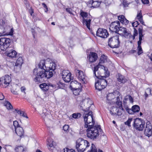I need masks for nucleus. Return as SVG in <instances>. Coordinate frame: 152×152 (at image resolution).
Wrapping results in <instances>:
<instances>
[{"instance_id": "nucleus-1", "label": "nucleus", "mask_w": 152, "mask_h": 152, "mask_svg": "<svg viewBox=\"0 0 152 152\" xmlns=\"http://www.w3.org/2000/svg\"><path fill=\"white\" fill-rule=\"evenodd\" d=\"M89 105L87 108H83L82 109L85 111L83 115L84 120L85 122V127L86 128L90 126H93L94 124L95 121L93 119V115L91 111H89Z\"/></svg>"}, {"instance_id": "nucleus-2", "label": "nucleus", "mask_w": 152, "mask_h": 152, "mask_svg": "<svg viewBox=\"0 0 152 152\" xmlns=\"http://www.w3.org/2000/svg\"><path fill=\"white\" fill-rule=\"evenodd\" d=\"M86 128H87L86 130L87 132V137L93 140L96 139L98 137L99 134V131L100 132L102 131L100 126H98L97 127L93 125Z\"/></svg>"}, {"instance_id": "nucleus-3", "label": "nucleus", "mask_w": 152, "mask_h": 152, "mask_svg": "<svg viewBox=\"0 0 152 152\" xmlns=\"http://www.w3.org/2000/svg\"><path fill=\"white\" fill-rule=\"evenodd\" d=\"M90 146L89 143L82 138L78 139L76 143V148L78 152H83Z\"/></svg>"}, {"instance_id": "nucleus-4", "label": "nucleus", "mask_w": 152, "mask_h": 152, "mask_svg": "<svg viewBox=\"0 0 152 152\" xmlns=\"http://www.w3.org/2000/svg\"><path fill=\"white\" fill-rule=\"evenodd\" d=\"M39 67L44 70L54 71L56 69V64L50 61L41 60L39 64Z\"/></svg>"}, {"instance_id": "nucleus-5", "label": "nucleus", "mask_w": 152, "mask_h": 152, "mask_svg": "<svg viewBox=\"0 0 152 152\" xmlns=\"http://www.w3.org/2000/svg\"><path fill=\"white\" fill-rule=\"evenodd\" d=\"M32 77L35 82H43L45 79L44 71L42 70L38 71V69H34L33 70Z\"/></svg>"}, {"instance_id": "nucleus-6", "label": "nucleus", "mask_w": 152, "mask_h": 152, "mask_svg": "<svg viewBox=\"0 0 152 152\" xmlns=\"http://www.w3.org/2000/svg\"><path fill=\"white\" fill-rule=\"evenodd\" d=\"M97 76V77L96 78H98L99 80L95 83V87L96 89L100 91L106 87L107 85V82L105 79L106 78L105 76Z\"/></svg>"}, {"instance_id": "nucleus-7", "label": "nucleus", "mask_w": 152, "mask_h": 152, "mask_svg": "<svg viewBox=\"0 0 152 152\" xmlns=\"http://www.w3.org/2000/svg\"><path fill=\"white\" fill-rule=\"evenodd\" d=\"M80 15L82 18L83 23V25L86 26L89 29H90V25L91 20L92 16L90 14L86 12H84L82 10L80 11Z\"/></svg>"}, {"instance_id": "nucleus-8", "label": "nucleus", "mask_w": 152, "mask_h": 152, "mask_svg": "<svg viewBox=\"0 0 152 152\" xmlns=\"http://www.w3.org/2000/svg\"><path fill=\"white\" fill-rule=\"evenodd\" d=\"M120 43L119 36L118 35L110 37L108 39V45L112 48H118L120 45Z\"/></svg>"}, {"instance_id": "nucleus-9", "label": "nucleus", "mask_w": 152, "mask_h": 152, "mask_svg": "<svg viewBox=\"0 0 152 152\" xmlns=\"http://www.w3.org/2000/svg\"><path fill=\"white\" fill-rule=\"evenodd\" d=\"M123 102L124 108L126 112L129 114H133L134 113L138 112L139 111L140 108L139 106L135 105L133 106L131 109L129 108L128 105H126V102L124 101Z\"/></svg>"}, {"instance_id": "nucleus-10", "label": "nucleus", "mask_w": 152, "mask_h": 152, "mask_svg": "<svg viewBox=\"0 0 152 152\" xmlns=\"http://www.w3.org/2000/svg\"><path fill=\"white\" fill-rule=\"evenodd\" d=\"M11 40L5 37L0 39V49L4 51L8 48L11 42Z\"/></svg>"}, {"instance_id": "nucleus-11", "label": "nucleus", "mask_w": 152, "mask_h": 152, "mask_svg": "<svg viewBox=\"0 0 152 152\" xmlns=\"http://www.w3.org/2000/svg\"><path fill=\"white\" fill-rule=\"evenodd\" d=\"M134 126L136 129L139 131L143 130L145 126L144 122L142 121L141 119L136 118L134 121Z\"/></svg>"}, {"instance_id": "nucleus-12", "label": "nucleus", "mask_w": 152, "mask_h": 152, "mask_svg": "<svg viewBox=\"0 0 152 152\" xmlns=\"http://www.w3.org/2000/svg\"><path fill=\"white\" fill-rule=\"evenodd\" d=\"M71 74L70 72L66 70H63L62 73V77L63 80L66 83L69 82L72 77H71Z\"/></svg>"}, {"instance_id": "nucleus-13", "label": "nucleus", "mask_w": 152, "mask_h": 152, "mask_svg": "<svg viewBox=\"0 0 152 152\" xmlns=\"http://www.w3.org/2000/svg\"><path fill=\"white\" fill-rule=\"evenodd\" d=\"M120 26V23L118 21L112 22L110 25V29L112 31L118 33Z\"/></svg>"}, {"instance_id": "nucleus-14", "label": "nucleus", "mask_w": 152, "mask_h": 152, "mask_svg": "<svg viewBox=\"0 0 152 152\" xmlns=\"http://www.w3.org/2000/svg\"><path fill=\"white\" fill-rule=\"evenodd\" d=\"M96 35L102 38H106L109 35V34L107 30L99 28L96 31Z\"/></svg>"}, {"instance_id": "nucleus-15", "label": "nucleus", "mask_w": 152, "mask_h": 152, "mask_svg": "<svg viewBox=\"0 0 152 152\" xmlns=\"http://www.w3.org/2000/svg\"><path fill=\"white\" fill-rule=\"evenodd\" d=\"M137 30L135 28H134V33L133 36L131 35L129 31L127 30L122 36L126 38L132 39V40H134L135 38V37L137 36Z\"/></svg>"}, {"instance_id": "nucleus-16", "label": "nucleus", "mask_w": 152, "mask_h": 152, "mask_svg": "<svg viewBox=\"0 0 152 152\" xmlns=\"http://www.w3.org/2000/svg\"><path fill=\"white\" fill-rule=\"evenodd\" d=\"M76 72L79 80L83 83H85L86 81V77L84 75L83 72L79 70H77Z\"/></svg>"}, {"instance_id": "nucleus-17", "label": "nucleus", "mask_w": 152, "mask_h": 152, "mask_svg": "<svg viewBox=\"0 0 152 152\" xmlns=\"http://www.w3.org/2000/svg\"><path fill=\"white\" fill-rule=\"evenodd\" d=\"M145 134L148 137L151 136L152 134V126L150 122L147 123L145 130Z\"/></svg>"}, {"instance_id": "nucleus-18", "label": "nucleus", "mask_w": 152, "mask_h": 152, "mask_svg": "<svg viewBox=\"0 0 152 152\" xmlns=\"http://www.w3.org/2000/svg\"><path fill=\"white\" fill-rule=\"evenodd\" d=\"M47 145H48V148L49 150L52 151V152H60L54 148L53 145V141L50 139H48L47 140Z\"/></svg>"}, {"instance_id": "nucleus-19", "label": "nucleus", "mask_w": 152, "mask_h": 152, "mask_svg": "<svg viewBox=\"0 0 152 152\" xmlns=\"http://www.w3.org/2000/svg\"><path fill=\"white\" fill-rule=\"evenodd\" d=\"M69 87L72 90L74 89L82 88V86L80 83L76 80H74L70 82Z\"/></svg>"}, {"instance_id": "nucleus-20", "label": "nucleus", "mask_w": 152, "mask_h": 152, "mask_svg": "<svg viewBox=\"0 0 152 152\" xmlns=\"http://www.w3.org/2000/svg\"><path fill=\"white\" fill-rule=\"evenodd\" d=\"M88 57L89 62L93 63L96 60L98 56L96 53L91 52L89 55Z\"/></svg>"}, {"instance_id": "nucleus-21", "label": "nucleus", "mask_w": 152, "mask_h": 152, "mask_svg": "<svg viewBox=\"0 0 152 152\" xmlns=\"http://www.w3.org/2000/svg\"><path fill=\"white\" fill-rule=\"evenodd\" d=\"M23 62V59L22 57H20L17 59L15 64V66L14 67V69L15 71V69L18 67V69L20 70V67Z\"/></svg>"}, {"instance_id": "nucleus-22", "label": "nucleus", "mask_w": 152, "mask_h": 152, "mask_svg": "<svg viewBox=\"0 0 152 152\" xmlns=\"http://www.w3.org/2000/svg\"><path fill=\"white\" fill-rule=\"evenodd\" d=\"M16 133L19 136L21 137L24 134V132L23 128L20 126H18L15 129Z\"/></svg>"}, {"instance_id": "nucleus-23", "label": "nucleus", "mask_w": 152, "mask_h": 152, "mask_svg": "<svg viewBox=\"0 0 152 152\" xmlns=\"http://www.w3.org/2000/svg\"><path fill=\"white\" fill-rule=\"evenodd\" d=\"M17 53L14 50H11L7 53V55L9 57L13 58L16 57L17 55Z\"/></svg>"}, {"instance_id": "nucleus-24", "label": "nucleus", "mask_w": 152, "mask_h": 152, "mask_svg": "<svg viewBox=\"0 0 152 152\" xmlns=\"http://www.w3.org/2000/svg\"><path fill=\"white\" fill-rule=\"evenodd\" d=\"M25 6L26 8L28 10V11L31 16H33V14L34 12V10L32 9V7L31 6L28 2L26 1L25 3Z\"/></svg>"}, {"instance_id": "nucleus-25", "label": "nucleus", "mask_w": 152, "mask_h": 152, "mask_svg": "<svg viewBox=\"0 0 152 152\" xmlns=\"http://www.w3.org/2000/svg\"><path fill=\"white\" fill-rule=\"evenodd\" d=\"M3 77L5 80L4 82L6 83V85L4 86L5 88H6L9 86L10 83L11 82V77L8 75H7Z\"/></svg>"}, {"instance_id": "nucleus-26", "label": "nucleus", "mask_w": 152, "mask_h": 152, "mask_svg": "<svg viewBox=\"0 0 152 152\" xmlns=\"http://www.w3.org/2000/svg\"><path fill=\"white\" fill-rule=\"evenodd\" d=\"M138 30L139 34V40L137 42V44L140 45V44H141V41L142 40V37L144 36V35L142 34L143 29L142 27H141V28H139Z\"/></svg>"}, {"instance_id": "nucleus-27", "label": "nucleus", "mask_w": 152, "mask_h": 152, "mask_svg": "<svg viewBox=\"0 0 152 152\" xmlns=\"http://www.w3.org/2000/svg\"><path fill=\"white\" fill-rule=\"evenodd\" d=\"M52 86L50 85H47L45 83L41 84L39 85L40 88L44 91H46L49 89V87Z\"/></svg>"}, {"instance_id": "nucleus-28", "label": "nucleus", "mask_w": 152, "mask_h": 152, "mask_svg": "<svg viewBox=\"0 0 152 152\" xmlns=\"http://www.w3.org/2000/svg\"><path fill=\"white\" fill-rule=\"evenodd\" d=\"M44 71L45 76V79H48L53 76V71H50L49 70H45Z\"/></svg>"}, {"instance_id": "nucleus-29", "label": "nucleus", "mask_w": 152, "mask_h": 152, "mask_svg": "<svg viewBox=\"0 0 152 152\" xmlns=\"http://www.w3.org/2000/svg\"><path fill=\"white\" fill-rule=\"evenodd\" d=\"M118 80L121 83H124L127 81V79L123 76L120 74H118Z\"/></svg>"}, {"instance_id": "nucleus-30", "label": "nucleus", "mask_w": 152, "mask_h": 152, "mask_svg": "<svg viewBox=\"0 0 152 152\" xmlns=\"http://www.w3.org/2000/svg\"><path fill=\"white\" fill-rule=\"evenodd\" d=\"M101 66V64H99L98 65L95 66L94 67V69L93 70V72L94 76L96 77H97V76H100L99 75L98 72H97V74H96V72H98L99 68L100 66Z\"/></svg>"}, {"instance_id": "nucleus-31", "label": "nucleus", "mask_w": 152, "mask_h": 152, "mask_svg": "<svg viewBox=\"0 0 152 152\" xmlns=\"http://www.w3.org/2000/svg\"><path fill=\"white\" fill-rule=\"evenodd\" d=\"M142 13L141 12V11L140 12H138L136 18L138 19V20L142 24L144 25V22L143 21L142 19Z\"/></svg>"}, {"instance_id": "nucleus-32", "label": "nucleus", "mask_w": 152, "mask_h": 152, "mask_svg": "<svg viewBox=\"0 0 152 152\" xmlns=\"http://www.w3.org/2000/svg\"><path fill=\"white\" fill-rule=\"evenodd\" d=\"M126 30L127 29L126 28L121 26L118 30V31L117 33L120 34L121 36H122Z\"/></svg>"}, {"instance_id": "nucleus-33", "label": "nucleus", "mask_w": 152, "mask_h": 152, "mask_svg": "<svg viewBox=\"0 0 152 152\" xmlns=\"http://www.w3.org/2000/svg\"><path fill=\"white\" fill-rule=\"evenodd\" d=\"M101 4V2H99L98 1H94L92 0L91 2V4L92 7L93 8H96L98 7Z\"/></svg>"}, {"instance_id": "nucleus-34", "label": "nucleus", "mask_w": 152, "mask_h": 152, "mask_svg": "<svg viewBox=\"0 0 152 152\" xmlns=\"http://www.w3.org/2000/svg\"><path fill=\"white\" fill-rule=\"evenodd\" d=\"M115 98L113 93L109 94L107 96V99L108 101H111Z\"/></svg>"}, {"instance_id": "nucleus-35", "label": "nucleus", "mask_w": 152, "mask_h": 152, "mask_svg": "<svg viewBox=\"0 0 152 152\" xmlns=\"http://www.w3.org/2000/svg\"><path fill=\"white\" fill-rule=\"evenodd\" d=\"M118 107H112L111 108V110L110 111V114L113 115H115L116 111Z\"/></svg>"}, {"instance_id": "nucleus-36", "label": "nucleus", "mask_w": 152, "mask_h": 152, "mask_svg": "<svg viewBox=\"0 0 152 152\" xmlns=\"http://www.w3.org/2000/svg\"><path fill=\"white\" fill-rule=\"evenodd\" d=\"M107 56L104 55H102L99 60V64H102L105 62V61H107Z\"/></svg>"}, {"instance_id": "nucleus-37", "label": "nucleus", "mask_w": 152, "mask_h": 152, "mask_svg": "<svg viewBox=\"0 0 152 152\" xmlns=\"http://www.w3.org/2000/svg\"><path fill=\"white\" fill-rule=\"evenodd\" d=\"M87 152H97V149L94 144H92L90 150Z\"/></svg>"}, {"instance_id": "nucleus-38", "label": "nucleus", "mask_w": 152, "mask_h": 152, "mask_svg": "<svg viewBox=\"0 0 152 152\" xmlns=\"http://www.w3.org/2000/svg\"><path fill=\"white\" fill-rule=\"evenodd\" d=\"M4 106L6 107L8 110H10L12 108V105L8 101H6L4 103Z\"/></svg>"}, {"instance_id": "nucleus-39", "label": "nucleus", "mask_w": 152, "mask_h": 152, "mask_svg": "<svg viewBox=\"0 0 152 152\" xmlns=\"http://www.w3.org/2000/svg\"><path fill=\"white\" fill-rule=\"evenodd\" d=\"M82 88L72 89L73 94L75 96L79 95L80 92L81 91Z\"/></svg>"}, {"instance_id": "nucleus-40", "label": "nucleus", "mask_w": 152, "mask_h": 152, "mask_svg": "<svg viewBox=\"0 0 152 152\" xmlns=\"http://www.w3.org/2000/svg\"><path fill=\"white\" fill-rule=\"evenodd\" d=\"M4 81L5 80L3 77L0 79V86L1 87L5 88L4 86L6 85V83Z\"/></svg>"}, {"instance_id": "nucleus-41", "label": "nucleus", "mask_w": 152, "mask_h": 152, "mask_svg": "<svg viewBox=\"0 0 152 152\" xmlns=\"http://www.w3.org/2000/svg\"><path fill=\"white\" fill-rule=\"evenodd\" d=\"M17 113L19 114L20 116H22L24 117H25L27 118H28L26 113L23 111H22L20 110L18 111Z\"/></svg>"}, {"instance_id": "nucleus-42", "label": "nucleus", "mask_w": 152, "mask_h": 152, "mask_svg": "<svg viewBox=\"0 0 152 152\" xmlns=\"http://www.w3.org/2000/svg\"><path fill=\"white\" fill-rule=\"evenodd\" d=\"M116 104L118 108L121 109L123 112L125 111V109H124L122 107V102H116Z\"/></svg>"}, {"instance_id": "nucleus-43", "label": "nucleus", "mask_w": 152, "mask_h": 152, "mask_svg": "<svg viewBox=\"0 0 152 152\" xmlns=\"http://www.w3.org/2000/svg\"><path fill=\"white\" fill-rule=\"evenodd\" d=\"M5 32L4 28L2 26H0V36L5 35L6 34Z\"/></svg>"}, {"instance_id": "nucleus-44", "label": "nucleus", "mask_w": 152, "mask_h": 152, "mask_svg": "<svg viewBox=\"0 0 152 152\" xmlns=\"http://www.w3.org/2000/svg\"><path fill=\"white\" fill-rule=\"evenodd\" d=\"M137 53L138 55H140L143 53V51L141 46V44L138 45L137 47Z\"/></svg>"}, {"instance_id": "nucleus-45", "label": "nucleus", "mask_w": 152, "mask_h": 152, "mask_svg": "<svg viewBox=\"0 0 152 152\" xmlns=\"http://www.w3.org/2000/svg\"><path fill=\"white\" fill-rule=\"evenodd\" d=\"M24 150L23 148L21 146H18L15 148V151L16 152H23Z\"/></svg>"}, {"instance_id": "nucleus-46", "label": "nucleus", "mask_w": 152, "mask_h": 152, "mask_svg": "<svg viewBox=\"0 0 152 152\" xmlns=\"http://www.w3.org/2000/svg\"><path fill=\"white\" fill-rule=\"evenodd\" d=\"M130 3V2L129 1V0H123V4L124 7H127Z\"/></svg>"}, {"instance_id": "nucleus-47", "label": "nucleus", "mask_w": 152, "mask_h": 152, "mask_svg": "<svg viewBox=\"0 0 152 152\" xmlns=\"http://www.w3.org/2000/svg\"><path fill=\"white\" fill-rule=\"evenodd\" d=\"M129 99L130 101L131 102H133V98L130 95H127L126 96L124 100L123 101H124L125 102V101H126Z\"/></svg>"}, {"instance_id": "nucleus-48", "label": "nucleus", "mask_w": 152, "mask_h": 152, "mask_svg": "<svg viewBox=\"0 0 152 152\" xmlns=\"http://www.w3.org/2000/svg\"><path fill=\"white\" fill-rule=\"evenodd\" d=\"M81 116V114L79 113H74L72 115V117L75 118H76L78 117L80 118Z\"/></svg>"}, {"instance_id": "nucleus-49", "label": "nucleus", "mask_w": 152, "mask_h": 152, "mask_svg": "<svg viewBox=\"0 0 152 152\" xmlns=\"http://www.w3.org/2000/svg\"><path fill=\"white\" fill-rule=\"evenodd\" d=\"M42 116L43 118H44V120H47V118L50 116V114H47L44 113L42 114Z\"/></svg>"}, {"instance_id": "nucleus-50", "label": "nucleus", "mask_w": 152, "mask_h": 152, "mask_svg": "<svg viewBox=\"0 0 152 152\" xmlns=\"http://www.w3.org/2000/svg\"><path fill=\"white\" fill-rule=\"evenodd\" d=\"M125 18H126L123 15L118 16V19L120 21L121 23H122L121 20H122L123 21Z\"/></svg>"}, {"instance_id": "nucleus-51", "label": "nucleus", "mask_w": 152, "mask_h": 152, "mask_svg": "<svg viewBox=\"0 0 152 152\" xmlns=\"http://www.w3.org/2000/svg\"><path fill=\"white\" fill-rule=\"evenodd\" d=\"M132 120V118H129L127 121L125 122V125H127L129 126H131L130 123Z\"/></svg>"}, {"instance_id": "nucleus-52", "label": "nucleus", "mask_w": 152, "mask_h": 152, "mask_svg": "<svg viewBox=\"0 0 152 152\" xmlns=\"http://www.w3.org/2000/svg\"><path fill=\"white\" fill-rule=\"evenodd\" d=\"M145 92L148 94L152 95V90H151L150 88H147L146 89Z\"/></svg>"}, {"instance_id": "nucleus-53", "label": "nucleus", "mask_w": 152, "mask_h": 152, "mask_svg": "<svg viewBox=\"0 0 152 152\" xmlns=\"http://www.w3.org/2000/svg\"><path fill=\"white\" fill-rule=\"evenodd\" d=\"M13 125L14 126L15 129L17 127L20 126L18 124V122L17 121H13Z\"/></svg>"}, {"instance_id": "nucleus-54", "label": "nucleus", "mask_w": 152, "mask_h": 152, "mask_svg": "<svg viewBox=\"0 0 152 152\" xmlns=\"http://www.w3.org/2000/svg\"><path fill=\"white\" fill-rule=\"evenodd\" d=\"M64 152H75V151L72 149H69L67 148L64 149Z\"/></svg>"}, {"instance_id": "nucleus-55", "label": "nucleus", "mask_w": 152, "mask_h": 152, "mask_svg": "<svg viewBox=\"0 0 152 152\" xmlns=\"http://www.w3.org/2000/svg\"><path fill=\"white\" fill-rule=\"evenodd\" d=\"M138 22L137 21H136L135 22H133L132 23V25L133 27H137V26L139 25Z\"/></svg>"}, {"instance_id": "nucleus-56", "label": "nucleus", "mask_w": 152, "mask_h": 152, "mask_svg": "<svg viewBox=\"0 0 152 152\" xmlns=\"http://www.w3.org/2000/svg\"><path fill=\"white\" fill-rule=\"evenodd\" d=\"M122 23L123 24H124L125 25H127L129 23V21L127 20L126 18H125L124 21H122V20H121Z\"/></svg>"}, {"instance_id": "nucleus-57", "label": "nucleus", "mask_w": 152, "mask_h": 152, "mask_svg": "<svg viewBox=\"0 0 152 152\" xmlns=\"http://www.w3.org/2000/svg\"><path fill=\"white\" fill-rule=\"evenodd\" d=\"M122 23L123 24H124L125 25H127L129 23V21L127 20L126 18H125L124 21H122V20H121Z\"/></svg>"}, {"instance_id": "nucleus-58", "label": "nucleus", "mask_w": 152, "mask_h": 152, "mask_svg": "<svg viewBox=\"0 0 152 152\" xmlns=\"http://www.w3.org/2000/svg\"><path fill=\"white\" fill-rule=\"evenodd\" d=\"M104 3L106 6H108L111 4L110 0H105L104 1Z\"/></svg>"}, {"instance_id": "nucleus-59", "label": "nucleus", "mask_w": 152, "mask_h": 152, "mask_svg": "<svg viewBox=\"0 0 152 152\" xmlns=\"http://www.w3.org/2000/svg\"><path fill=\"white\" fill-rule=\"evenodd\" d=\"M69 126L68 125H65L63 127V129L65 131H66L68 129Z\"/></svg>"}, {"instance_id": "nucleus-60", "label": "nucleus", "mask_w": 152, "mask_h": 152, "mask_svg": "<svg viewBox=\"0 0 152 152\" xmlns=\"http://www.w3.org/2000/svg\"><path fill=\"white\" fill-rule=\"evenodd\" d=\"M122 114V113L121 111H120L118 108V109L117 110L116 113V115H117L118 116L121 115Z\"/></svg>"}, {"instance_id": "nucleus-61", "label": "nucleus", "mask_w": 152, "mask_h": 152, "mask_svg": "<svg viewBox=\"0 0 152 152\" xmlns=\"http://www.w3.org/2000/svg\"><path fill=\"white\" fill-rule=\"evenodd\" d=\"M4 98V96L2 93L0 92V100H2Z\"/></svg>"}, {"instance_id": "nucleus-62", "label": "nucleus", "mask_w": 152, "mask_h": 152, "mask_svg": "<svg viewBox=\"0 0 152 152\" xmlns=\"http://www.w3.org/2000/svg\"><path fill=\"white\" fill-rule=\"evenodd\" d=\"M142 3L145 4H148L149 2V1L148 0H141Z\"/></svg>"}, {"instance_id": "nucleus-63", "label": "nucleus", "mask_w": 152, "mask_h": 152, "mask_svg": "<svg viewBox=\"0 0 152 152\" xmlns=\"http://www.w3.org/2000/svg\"><path fill=\"white\" fill-rule=\"evenodd\" d=\"M137 52V50H131L129 52V53L130 54H133Z\"/></svg>"}, {"instance_id": "nucleus-64", "label": "nucleus", "mask_w": 152, "mask_h": 152, "mask_svg": "<svg viewBox=\"0 0 152 152\" xmlns=\"http://www.w3.org/2000/svg\"><path fill=\"white\" fill-rule=\"evenodd\" d=\"M42 5L46 9V10L45 11V12H47L48 11V7H47L46 5L44 3H42Z\"/></svg>"}]
</instances>
